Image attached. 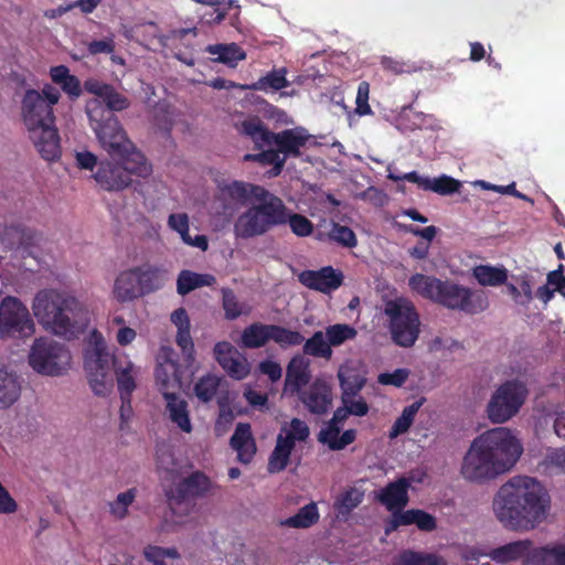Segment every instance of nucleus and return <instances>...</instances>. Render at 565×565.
I'll list each match as a JSON object with an SVG mask.
<instances>
[{
    "mask_svg": "<svg viewBox=\"0 0 565 565\" xmlns=\"http://www.w3.org/2000/svg\"><path fill=\"white\" fill-rule=\"evenodd\" d=\"M157 468L159 471L166 472L169 476H173L178 472V463L174 460L172 452L160 451L157 455Z\"/></svg>",
    "mask_w": 565,
    "mask_h": 565,
    "instance_id": "62",
    "label": "nucleus"
},
{
    "mask_svg": "<svg viewBox=\"0 0 565 565\" xmlns=\"http://www.w3.org/2000/svg\"><path fill=\"white\" fill-rule=\"evenodd\" d=\"M84 89L97 96L104 105V109H109L111 113L121 111L130 106L129 99L117 92V89L107 83L100 82L96 78H88L84 82Z\"/></svg>",
    "mask_w": 565,
    "mask_h": 565,
    "instance_id": "22",
    "label": "nucleus"
},
{
    "mask_svg": "<svg viewBox=\"0 0 565 565\" xmlns=\"http://www.w3.org/2000/svg\"><path fill=\"white\" fill-rule=\"evenodd\" d=\"M533 550L532 541L520 540L492 548L488 552L487 556L499 564H507L525 558L526 564L530 565L529 556Z\"/></svg>",
    "mask_w": 565,
    "mask_h": 565,
    "instance_id": "27",
    "label": "nucleus"
},
{
    "mask_svg": "<svg viewBox=\"0 0 565 565\" xmlns=\"http://www.w3.org/2000/svg\"><path fill=\"white\" fill-rule=\"evenodd\" d=\"M393 565H446L441 556L431 553L404 551Z\"/></svg>",
    "mask_w": 565,
    "mask_h": 565,
    "instance_id": "44",
    "label": "nucleus"
},
{
    "mask_svg": "<svg viewBox=\"0 0 565 565\" xmlns=\"http://www.w3.org/2000/svg\"><path fill=\"white\" fill-rule=\"evenodd\" d=\"M329 237L342 247L353 248L358 245L355 233L349 226L341 225L335 222H332Z\"/></svg>",
    "mask_w": 565,
    "mask_h": 565,
    "instance_id": "52",
    "label": "nucleus"
},
{
    "mask_svg": "<svg viewBox=\"0 0 565 565\" xmlns=\"http://www.w3.org/2000/svg\"><path fill=\"white\" fill-rule=\"evenodd\" d=\"M426 185V191H431L440 195H450L460 190L461 182L452 177L443 174L435 179L428 178Z\"/></svg>",
    "mask_w": 565,
    "mask_h": 565,
    "instance_id": "50",
    "label": "nucleus"
},
{
    "mask_svg": "<svg viewBox=\"0 0 565 565\" xmlns=\"http://www.w3.org/2000/svg\"><path fill=\"white\" fill-rule=\"evenodd\" d=\"M311 371L309 361L301 355L294 356L286 371L285 387L290 394L300 393L309 384Z\"/></svg>",
    "mask_w": 565,
    "mask_h": 565,
    "instance_id": "26",
    "label": "nucleus"
},
{
    "mask_svg": "<svg viewBox=\"0 0 565 565\" xmlns=\"http://www.w3.org/2000/svg\"><path fill=\"white\" fill-rule=\"evenodd\" d=\"M312 136L302 127L284 129L274 132L271 136V145L278 148L285 160L287 158H298L301 150L312 140Z\"/></svg>",
    "mask_w": 565,
    "mask_h": 565,
    "instance_id": "20",
    "label": "nucleus"
},
{
    "mask_svg": "<svg viewBox=\"0 0 565 565\" xmlns=\"http://www.w3.org/2000/svg\"><path fill=\"white\" fill-rule=\"evenodd\" d=\"M417 513V509L407 510L404 512H399L395 510L393 513L392 520L386 526V533H391L392 531H395L401 525H411L416 522L415 516Z\"/></svg>",
    "mask_w": 565,
    "mask_h": 565,
    "instance_id": "58",
    "label": "nucleus"
},
{
    "mask_svg": "<svg viewBox=\"0 0 565 565\" xmlns=\"http://www.w3.org/2000/svg\"><path fill=\"white\" fill-rule=\"evenodd\" d=\"M338 377L342 390L341 396L358 395L366 382L364 376L349 366H341L338 371Z\"/></svg>",
    "mask_w": 565,
    "mask_h": 565,
    "instance_id": "41",
    "label": "nucleus"
},
{
    "mask_svg": "<svg viewBox=\"0 0 565 565\" xmlns=\"http://www.w3.org/2000/svg\"><path fill=\"white\" fill-rule=\"evenodd\" d=\"M298 280L308 289L329 295L342 286L344 275L340 269L324 266L318 270H302L298 275Z\"/></svg>",
    "mask_w": 565,
    "mask_h": 565,
    "instance_id": "19",
    "label": "nucleus"
},
{
    "mask_svg": "<svg viewBox=\"0 0 565 565\" xmlns=\"http://www.w3.org/2000/svg\"><path fill=\"white\" fill-rule=\"evenodd\" d=\"M231 447L237 452V460L244 465L252 462L257 447L252 434L250 425L238 423L231 439Z\"/></svg>",
    "mask_w": 565,
    "mask_h": 565,
    "instance_id": "25",
    "label": "nucleus"
},
{
    "mask_svg": "<svg viewBox=\"0 0 565 565\" xmlns=\"http://www.w3.org/2000/svg\"><path fill=\"white\" fill-rule=\"evenodd\" d=\"M472 276L483 287H499L507 284L509 271L502 265L481 264L472 268Z\"/></svg>",
    "mask_w": 565,
    "mask_h": 565,
    "instance_id": "34",
    "label": "nucleus"
},
{
    "mask_svg": "<svg viewBox=\"0 0 565 565\" xmlns=\"http://www.w3.org/2000/svg\"><path fill=\"white\" fill-rule=\"evenodd\" d=\"M387 178L392 181H408L412 183H415L420 190L426 191L427 183H428V177H422L416 171H411L408 173L404 174H396L392 171L388 172Z\"/></svg>",
    "mask_w": 565,
    "mask_h": 565,
    "instance_id": "63",
    "label": "nucleus"
},
{
    "mask_svg": "<svg viewBox=\"0 0 565 565\" xmlns=\"http://www.w3.org/2000/svg\"><path fill=\"white\" fill-rule=\"evenodd\" d=\"M206 52L215 55V61L233 67L246 57V53L236 43L209 45Z\"/></svg>",
    "mask_w": 565,
    "mask_h": 565,
    "instance_id": "40",
    "label": "nucleus"
},
{
    "mask_svg": "<svg viewBox=\"0 0 565 565\" xmlns=\"http://www.w3.org/2000/svg\"><path fill=\"white\" fill-rule=\"evenodd\" d=\"M281 431L282 437H289L295 446L296 441H305L310 434L308 425L299 418H292L289 424V429H282Z\"/></svg>",
    "mask_w": 565,
    "mask_h": 565,
    "instance_id": "56",
    "label": "nucleus"
},
{
    "mask_svg": "<svg viewBox=\"0 0 565 565\" xmlns=\"http://www.w3.org/2000/svg\"><path fill=\"white\" fill-rule=\"evenodd\" d=\"M551 498L544 486L527 476H515L497 491L492 508L497 520L510 531H531L550 511Z\"/></svg>",
    "mask_w": 565,
    "mask_h": 565,
    "instance_id": "1",
    "label": "nucleus"
},
{
    "mask_svg": "<svg viewBox=\"0 0 565 565\" xmlns=\"http://www.w3.org/2000/svg\"><path fill=\"white\" fill-rule=\"evenodd\" d=\"M246 203V182H223L217 185V192L214 196L212 209L218 216L231 217L239 206Z\"/></svg>",
    "mask_w": 565,
    "mask_h": 565,
    "instance_id": "17",
    "label": "nucleus"
},
{
    "mask_svg": "<svg viewBox=\"0 0 565 565\" xmlns=\"http://www.w3.org/2000/svg\"><path fill=\"white\" fill-rule=\"evenodd\" d=\"M222 307L225 319L231 321L248 312L247 306L241 302L235 292L230 288L222 289Z\"/></svg>",
    "mask_w": 565,
    "mask_h": 565,
    "instance_id": "46",
    "label": "nucleus"
},
{
    "mask_svg": "<svg viewBox=\"0 0 565 565\" xmlns=\"http://www.w3.org/2000/svg\"><path fill=\"white\" fill-rule=\"evenodd\" d=\"M120 163L103 161L99 163L94 179L106 191H120L131 183V175L137 173L134 171L139 163L130 161L129 158H114Z\"/></svg>",
    "mask_w": 565,
    "mask_h": 565,
    "instance_id": "15",
    "label": "nucleus"
},
{
    "mask_svg": "<svg viewBox=\"0 0 565 565\" xmlns=\"http://www.w3.org/2000/svg\"><path fill=\"white\" fill-rule=\"evenodd\" d=\"M86 114L100 147L110 158H129L130 161L139 163L134 168L137 177L147 178L152 173L151 163L129 139L118 117L109 109H104L99 99L87 102Z\"/></svg>",
    "mask_w": 565,
    "mask_h": 565,
    "instance_id": "5",
    "label": "nucleus"
},
{
    "mask_svg": "<svg viewBox=\"0 0 565 565\" xmlns=\"http://www.w3.org/2000/svg\"><path fill=\"white\" fill-rule=\"evenodd\" d=\"M408 377V371L406 369H397L392 373H382L379 376V382L384 385H394L396 387L402 386Z\"/></svg>",
    "mask_w": 565,
    "mask_h": 565,
    "instance_id": "64",
    "label": "nucleus"
},
{
    "mask_svg": "<svg viewBox=\"0 0 565 565\" xmlns=\"http://www.w3.org/2000/svg\"><path fill=\"white\" fill-rule=\"evenodd\" d=\"M530 565H565V543L536 547L529 556Z\"/></svg>",
    "mask_w": 565,
    "mask_h": 565,
    "instance_id": "35",
    "label": "nucleus"
},
{
    "mask_svg": "<svg viewBox=\"0 0 565 565\" xmlns=\"http://www.w3.org/2000/svg\"><path fill=\"white\" fill-rule=\"evenodd\" d=\"M297 395L308 412L315 415H323L332 406L331 386L319 379L315 380L307 388H302Z\"/></svg>",
    "mask_w": 565,
    "mask_h": 565,
    "instance_id": "21",
    "label": "nucleus"
},
{
    "mask_svg": "<svg viewBox=\"0 0 565 565\" xmlns=\"http://www.w3.org/2000/svg\"><path fill=\"white\" fill-rule=\"evenodd\" d=\"M34 322L28 308L15 297L8 296L0 303V338H29Z\"/></svg>",
    "mask_w": 565,
    "mask_h": 565,
    "instance_id": "13",
    "label": "nucleus"
},
{
    "mask_svg": "<svg viewBox=\"0 0 565 565\" xmlns=\"http://www.w3.org/2000/svg\"><path fill=\"white\" fill-rule=\"evenodd\" d=\"M294 449V443L289 437H282V431H280L277 436L275 448L268 459V471L270 473H278L285 470Z\"/></svg>",
    "mask_w": 565,
    "mask_h": 565,
    "instance_id": "33",
    "label": "nucleus"
},
{
    "mask_svg": "<svg viewBox=\"0 0 565 565\" xmlns=\"http://www.w3.org/2000/svg\"><path fill=\"white\" fill-rule=\"evenodd\" d=\"M86 47L90 55L113 54L116 49L115 34L108 31L103 39L87 42Z\"/></svg>",
    "mask_w": 565,
    "mask_h": 565,
    "instance_id": "54",
    "label": "nucleus"
},
{
    "mask_svg": "<svg viewBox=\"0 0 565 565\" xmlns=\"http://www.w3.org/2000/svg\"><path fill=\"white\" fill-rule=\"evenodd\" d=\"M274 204H253L236 218L233 232L236 238L262 236L281 222L280 210Z\"/></svg>",
    "mask_w": 565,
    "mask_h": 565,
    "instance_id": "10",
    "label": "nucleus"
},
{
    "mask_svg": "<svg viewBox=\"0 0 565 565\" xmlns=\"http://www.w3.org/2000/svg\"><path fill=\"white\" fill-rule=\"evenodd\" d=\"M32 309L39 322L56 335L72 339L84 326L83 303L66 292L55 289L40 290L34 297Z\"/></svg>",
    "mask_w": 565,
    "mask_h": 565,
    "instance_id": "6",
    "label": "nucleus"
},
{
    "mask_svg": "<svg viewBox=\"0 0 565 565\" xmlns=\"http://www.w3.org/2000/svg\"><path fill=\"white\" fill-rule=\"evenodd\" d=\"M21 395L18 376L0 364V409L10 408Z\"/></svg>",
    "mask_w": 565,
    "mask_h": 565,
    "instance_id": "30",
    "label": "nucleus"
},
{
    "mask_svg": "<svg viewBox=\"0 0 565 565\" xmlns=\"http://www.w3.org/2000/svg\"><path fill=\"white\" fill-rule=\"evenodd\" d=\"M213 354L216 362L231 379L241 381L250 373V365L246 356L228 341L215 343Z\"/></svg>",
    "mask_w": 565,
    "mask_h": 565,
    "instance_id": "18",
    "label": "nucleus"
},
{
    "mask_svg": "<svg viewBox=\"0 0 565 565\" xmlns=\"http://www.w3.org/2000/svg\"><path fill=\"white\" fill-rule=\"evenodd\" d=\"M409 487L411 480L408 478H398L397 480L390 482L385 488L381 490V493L379 494V501L390 511H401L407 505L409 501Z\"/></svg>",
    "mask_w": 565,
    "mask_h": 565,
    "instance_id": "24",
    "label": "nucleus"
},
{
    "mask_svg": "<svg viewBox=\"0 0 565 565\" xmlns=\"http://www.w3.org/2000/svg\"><path fill=\"white\" fill-rule=\"evenodd\" d=\"M269 335V324L254 322L242 331L238 345L243 349H259L270 341Z\"/></svg>",
    "mask_w": 565,
    "mask_h": 565,
    "instance_id": "36",
    "label": "nucleus"
},
{
    "mask_svg": "<svg viewBox=\"0 0 565 565\" xmlns=\"http://www.w3.org/2000/svg\"><path fill=\"white\" fill-rule=\"evenodd\" d=\"M143 555L147 561L164 559L166 557L177 558L179 553L174 547H160L157 545H148L143 550Z\"/></svg>",
    "mask_w": 565,
    "mask_h": 565,
    "instance_id": "61",
    "label": "nucleus"
},
{
    "mask_svg": "<svg viewBox=\"0 0 565 565\" xmlns=\"http://www.w3.org/2000/svg\"><path fill=\"white\" fill-rule=\"evenodd\" d=\"M162 286L160 269L151 266L135 267L121 271L114 282V297L119 302L132 301L151 294Z\"/></svg>",
    "mask_w": 565,
    "mask_h": 565,
    "instance_id": "8",
    "label": "nucleus"
},
{
    "mask_svg": "<svg viewBox=\"0 0 565 565\" xmlns=\"http://www.w3.org/2000/svg\"><path fill=\"white\" fill-rule=\"evenodd\" d=\"M341 427L330 422L318 434V440L327 445L331 450L338 451L344 449L356 439L355 429H347L340 436Z\"/></svg>",
    "mask_w": 565,
    "mask_h": 565,
    "instance_id": "28",
    "label": "nucleus"
},
{
    "mask_svg": "<svg viewBox=\"0 0 565 565\" xmlns=\"http://www.w3.org/2000/svg\"><path fill=\"white\" fill-rule=\"evenodd\" d=\"M216 284V278L212 274H199L189 269H183L179 273L177 278V292L180 296H185L191 291Z\"/></svg>",
    "mask_w": 565,
    "mask_h": 565,
    "instance_id": "32",
    "label": "nucleus"
},
{
    "mask_svg": "<svg viewBox=\"0 0 565 565\" xmlns=\"http://www.w3.org/2000/svg\"><path fill=\"white\" fill-rule=\"evenodd\" d=\"M61 98L60 90L44 84L41 90L26 88L20 99V118L35 148L44 160L61 156L60 135L55 125L54 106Z\"/></svg>",
    "mask_w": 565,
    "mask_h": 565,
    "instance_id": "3",
    "label": "nucleus"
},
{
    "mask_svg": "<svg viewBox=\"0 0 565 565\" xmlns=\"http://www.w3.org/2000/svg\"><path fill=\"white\" fill-rule=\"evenodd\" d=\"M280 225L288 224L291 232L299 237H307L313 233V223L302 214L291 212L286 204L280 209Z\"/></svg>",
    "mask_w": 565,
    "mask_h": 565,
    "instance_id": "38",
    "label": "nucleus"
},
{
    "mask_svg": "<svg viewBox=\"0 0 565 565\" xmlns=\"http://www.w3.org/2000/svg\"><path fill=\"white\" fill-rule=\"evenodd\" d=\"M246 192H247V200L249 198H254L257 203L256 204H274L277 210H280L281 206L285 204L284 201L270 193L268 190H266L264 186L246 183Z\"/></svg>",
    "mask_w": 565,
    "mask_h": 565,
    "instance_id": "51",
    "label": "nucleus"
},
{
    "mask_svg": "<svg viewBox=\"0 0 565 565\" xmlns=\"http://www.w3.org/2000/svg\"><path fill=\"white\" fill-rule=\"evenodd\" d=\"M522 446L505 427L484 431L470 445L461 463V476L483 483L509 471L519 460Z\"/></svg>",
    "mask_w": 565,
    "mask_h": 565,
    "instance_id": "2",
    "label": "nucleus"
},
{
    "mask_svg": "<svg viewBox=\"0 0 565 565\" xmlns=\"http://www.w3.org/2000/svg\"><path fill=\"white\" fill-rule=\"evenodd\" d=\"M213 489L212 480L200 470L191 472L179 481L175 487L166 490L167 501L171 509L182 503L204 498Z\"/></svg>",
    "mask_w": 565,
    "mask_h": 565,
    "instance_id": "14",
    "label": "nucleus"
},
{
    "mask_svg": "<svg viewBox=\"0 0 565 565\" xmlns=\"http://www.w3.org/2000/svg\"><path fill=\"white\" fill-rule=\"evenodd\" d=\"M270 340L277 343L280 348L296 347L303 343V335L290 329L278 324H269Z\"/></svg>",
    "mask_w": 565,
    "mask_h": 565,
    "instance_id": "45",
    "label": "nucleus"
},
{
    "mask_svg": "<svg viewBox=\"0 0 565 565\" xmlns=\"http://www.w3.org/2000/svg\"><path fill=\"white\" fill-rule=\"evenodd\" d=\"M238 132L248 137L255 145L256 149H263L264 146H271L270 131L258 117H250L236 125Z\"/></svg>",
    "mask_w": 565,
    "mask_h": 565,
    "instance_id": "29",
    "label": "nucleus"
},
{
    "mask_svg": "<svg viewBox=\"0 0 565 565\" xmlns=\"http://www.w3.org/2000/svg\"><path fill=\"white\" fill-rule=\"evenodd\" d=\"M384 315L392 341L401 348H412L420 333V318L413 301L406 297L387 300Z\"/></svg>",
    "mask_w": 565,
    "mask_h": 565,
    "instance_id": "7",
    "label": "nucleus"
},
{
    "mask_svg": "<svg viewBox=\"0 0 565 565\" xmlns=\"http://www.w3.org/2000/svg\"><path fill=\"white\" fill-rule=\"evenodd\" d=\"M136 495L137 490L135 488L119 493L116 500L109 504L110 513L119 520L125 519L128 514V507L135 501Z\"/></svg>",
    "mask_w": 565,
    "mask_h": 565,
    "instance_id": "53",
    "label": "nucleus"
},
{
    "mask_svg": "<svg viewBox=\"0 0 565 565\" xmlns=\"http://www.w3.org/2000/svg\"><path fill=\"white\" fill-rule=\"evenodd\" d=\"M41 238V233L21 222L7 224L0 230V243L4 249L19 253L22 257L33 256Z\"/></svg>",
    "mask_w": 565,
    "mask_h": 565,
    "instance_id": "16",
    "label": "nucleus"
},
{
    "mask_svg": "<svg viewBox=\"0 0 565 565\" xmlns=\"http://www.w3.org/2000/svg\"><path fill=\"white\" fill-rule=\"evenodd\" d=\"M527 395L525 385L516 380L502 383L492 394L487 414L492 423L502 424L512 418L522 407Z\"/></svg>",
    "mask_w": 565,
    "mask_h": 565,
    "instance_id": "11",
    "label": "nucleus"
},
{
    "mask_svg": "<svg viewBox=\"0 0 565 565\" xmlns=\"http://www.w3.org/2000/svg\"><path fill=\"white\" fill-rule=\"evenodd\" d=\"M281 153L278 151V148L263 150L259 153H256L257 161L264 164L273 166L271 173L273 175H278L282 171L286 160L280 156Z\"/></svg>",
    "mask_w": 565,
    "mask_h": 565,
    "instance_id": "55",
    "label": "nucleus"
},
{
    "mask_svg": "<svg viewBox=\"0 0 565 565\" xmlns=\"http://www.w3.org/2000/svg\"><path fill=\"white\" fill-rule=\"evenodd\" d=\"M435 302L469 315L482 312L489 307L484 291H472L449 280H443Z\"/></svg>",
    "mask_w": 565,
    "mask_h": 565,
    "instance_id": "12",
    "label": "nucleus"
},
{
    "mask_svg": "<svg viewBox=\"0 0 565 565\" xmlns=\"http://www.w3.org/2000/svg\"><path fill=\"white\" fill-rule=\"evenodd\" d=\"M167 399V411L172 423L182 431L190 433L192 425L188 411V403L174 393H163Z\"/></svg>",
    "mask_w": 565,
    "mask_h": 565,
    "instance_id": "31",
    "label": "nucleus"
},
{
    "mask_svg": "<svg viewBox=\"0 0 565 565\" xmlns=\"http://www.w3.org/2000/svg\"><path fill=\"white\" fill-rule=\"evenodd\" d=\"M443 280L424 274H415L408 279L411 290L435 302Z\"/></svg>",
    "mask_w": 565,
    "mask_h": 565,
    "instance_id": "37",
    "label": "nucleus"
},
{
    "mask_svg": "<svg viewBox=\"0 0 565 565\" xmlns=\"http://www.w3.org/2000/svg\"><path fill=\"white\" fill-rule=\"evenodd\" d=\"M356 395L341 396L342 404L347 406L348 413L354 416H365L369 413L367 403L360 397L359 399H354Z\"/></svg>",
    "mask_w": 565,
    "mask_h": 565,
    "instance_id": "60",
    "label": "nucleus"
},
{
    "mask_svg": "<svg viewBox=\"0 0 565 565\" xmlns=\"http://www.w3.org/2000/svg\"><path fill=\"white\" fill-rule=\"evenodd\" d=\"M364 494L356 488H349L335 500L334 508L341 515H349L362 501Z\"/></svg>",
    "mask_w": 565,
    "mask_h": 565,
    "instance_id": "49",
    "label": "nucleus"
},
{
    "mask_svg": "<svg viewBox=\"0 0 565 565\" xmlns=\"http://www.w3.org/2000/svg\"><path fill=\"white\" fill-rule=\"evenodd\" d=\"M171 321L178 328L175 342L181 349L184 361L192 363L195 359L194 343L190 333V319L184 308H178L171 313Z\"/></svg>",
    "mask_w": 565,
    "mask_h": 565,
    "instance_id": "23",
    "label": "nucleus"
},
{
    "mask_svg": "<svg viewBox=\"0 0 565 565\" xmlns=\"http://www.w3.org/2000/svg\"><path fill=\"white\" fill-rule=\"evenodd\" d=\"M68 349L54 340L36 339L31 348L29 363L40 374L61 375L71 364Z\"/></svg>",
    "mask_w": 565,
    "mask_h": 565,
    "instance_id": "9",
    "label": "nucleus"
},
{
    "mask_svg": "<svg viewBox=\"0 0 565 565\" xmlns=\"http://www.w3.org/2000/svg\"><path fill=\"white\" fill-rule=\"evenodd\" d=\"M381 65L384 71L394 75L409 74L415 71L414 65L388 56L382 58Z\"/></svg>",
    "mask_w": 565,
    "mask_h": 565,
    "instance_id": "59",
    "label": "nucleus"
},
{
    "mask_svg": "<svg viewBox=\"0 0 565 565\" xmlns=\"http://www.w3.org/2000/svg\"><path fill=\"white\" fill-rule=\"evenodd\" d=\"M370 84L365 81L361 82L358 86L355 99V113L360 116L372 114L371 106L369 105Z\"/></svg>",
    "mask_w": 565,
    "mask_h": 565,
    "instance_id": "57",
    "label": "nucleus"
},
{
    "mask_svg": "<svg viewBox=\"0 0 565 565\" xmlns=\"http://www.w3.org/2000/svg\"><path fill=\"white\" fill-rule=\"evenodd\" d=\"M92 338L94 343L84 353V370L92 391L98 396H106L111 392V363L119 394H132L137 387L135 364L127 356L109 354L107 343L98 331L94 330Z\"/></svg>",
    "mask_w": 565,
    "mask_h": 565,
    "instance_id": "4",
    "label": "nucleus"
},
{
    "mask_svg": "<svg viewBox=\"0 0 565 565\" xmlns=\"http://www.w3.org/2000/svg\"><path fill=\"white\" fill-rule=\"evenodd\" d=\"M287 70L285 67L274 68L266 75L259 77L255 83L248 86L253 90L268 92L280 90L289 86V81L286 77Z\"/></svg>",
    "mask_w": 565,
    "mask_h": 565,
    "instance_id": "39",
    "label": "nucleus"
},
{
    "mask_svg": "<svg viewBox=\"0 0 565 565\" xmlns=\"http://www.w3.org/2000/svg\"><path fill=\"white\" fill-rule=\"evenodd\" d=\"M221 379L215 374H206L194 385L195 396L203 403L211 402L220 387Z\"/></svg>",
    "mask_w": 565,
    "mask_h": 565,
    "instance_id": "47",
    "label": "nucleus"
},
{
    "mask_svg": "<svg viewBox=\"0 0 565 565\" xmlns=\"http://www.w3.org/2000/svg\"><path fill=\"white\" fill-rule=\"evenodd\" d=\"M302 351L306 355L328 361L331 360L333 354L328 338H326V332L322 331L313 332V334L305 341Z\"/></svg>",
    "mask_w": 565,
    "mask_h": 565,
    "instance_id": "42",
    "label": "nucleus"
},
{
    "mask_svg": "<svg viewBox=\"0 0 565 565\" xmlns=\"http://www.w3.org/2000/svg\"><path fill=\"white\" fill-rule=\"evenodd\" d=\"M319 520V512L316 503L306 504L299 511L286 519L282 524L295 529H307L316 524Z\"/></svg>",
    "mask_w": 565,
    "mask_h": 565,
    "instance_id": "43",
    "label": "nucleus"
},
{
    "mask_svg": "<svg viewBox=\"0 0 565 565\" xmlns=\"http://www.w3.org/2000/svg\"><path fill=\"white\" fill-rule=\"evenodd\" d=\"M326 338L330 343V348L340 347L349 340H353L358 331L354 327L347 323H335L326 328Z\"/></svg>",
    "mask_w": 565,
    "mask_h": 565,
    "instance_id": "48",
    "label": "nucleus"
}]
</instances>
